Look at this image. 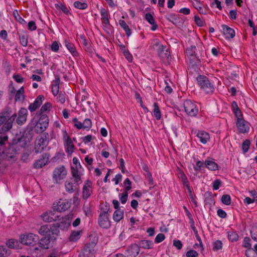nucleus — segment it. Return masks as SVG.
<instances>
[{"mask_svg": "<svg viewBox=\"0 0 257 257\" xmlns=\"http://www.w3.org/2000/svg\"><path fill=\"white\" fill-rule=\"evenodd\" d=\"M32 122L35 125V131L37 133L43 132L48 127L49 123L48 117L46 114H42L34 117Z\"/></svg>", "mask_w": 257, "mask_h": 257, "instance_id": "3", "label": "nucleus"}, {"mask_svg": "<svg viewBox=\"0 0 257 257\" xmlns=\"http://www.w3.org/2000/svg\"><path fill=\"white\" fill-rule=\"evenodd\" d=\"M64 45L71 54L74 57H79V53L77 51L75 45L68 40H64Z\"/></svg>", "mask_w": 257, "mask_h": 257, "instance_id": "22", "label": "nucleus"}, {"mask_svg": "<svg viewBox=\"0 0 257 257\" xmlns=\"http://www.w3.org/2000/svg\"><path fill=\"white\" fill-rule=\"evenodd\" d=\"M245 255L247 257H257V252H255L253 249H246L245 251Z\"/></svg>", "mask_w": 257, "mask_h": 257, "instance_id": "57", "label": "nucleus"}, {"mask_svg": "<svg viewBox=\"0 0 257 257\" xmlns=\"http://www.w3.org/2000/svg\"><path fill=\"white\" fill-rule=\"evenodd\" d=\"M145 19L147 21V22L152 25L151 29V30L154 31L156 30L158 28V25L156 23L155 19L152 15L150 13H147L145 14Z\"/></svg>", "mask_w": 257, "mask_h": 257, "instance_id": "28", "label": "nucleus"}, {"mask_svg": "<svg viewBox=\"0 0 257 257\" xmlns=\"http://www.w3.org/2000/svg\"><path fill=\"white\" fill-rule=\"evenodd\" d=\"M59 43L57 41H54L51 45V49L53 52H57L59 50Z\"/></svg>", "mask_w": 257, "mask_h": 257, "instance_id": "54", "label": "nucleus"}, {"mask_svg": "<svg viewBox=\"0 0 257 257\" xmlns=\"http://www.w3.org/2000/svg\"><path fill=\"white\" fill-rule=\"evenodd\" d=\"M250 234L252 239L257 242V225L252 226L250 230Z\"/></svg>", "mask_w": 257, "mask_h": 257, "instance_id": "48", "label": "nucleus"}, {"mask_svg": "<svg viewBox=\"0 0 257 257\" xmlns=\"http://www.w3.org/2000/svg\"><path fill=\"white\" fill-rule=\"evenodd\" d=\"M16 118V114H12L9 110L0 113V127L2 131L6 132L12 128L13 123Z\"/></svg>", "mask_w": 257, "mask_h": 257, "instance_id": "1", "label": "nucleus"}, {"mask_svg": "<svg viewBox=\"0 0 257 257\" xmlns=\"http://www.w3.org/2000/svg\"><path fill=\"white\" fill-rule=\"evenodd\" d=\"M250 239L248 237H245L243 239V246L246 248L247 249H251V244L250 243Z\"/></svg>", "mask_w": 257, "mask_h": 257, "instance_id": "50", "label": "nucleus"}, {"mask_svg": "<svg viewBox=\"0 0 257 257\" xmlns=\"http://www.w3.org/2000/svg\"><path fill=\"white\" fill-rule=\"evenodd\" d=\"M92 127V121L89 118H86L82 122V130H89Z\"/></svg>", "mask_w": 257, "mask_h": 257, "instance_id": "42", "label": "nucleus"}, {"mask_svg": "<svg viewBox=\"0 0 257 257\" xmlns=\"http://www.w3.org/2000/svg\"><path fill=\"white\" fill-rule=\"evenodd\" d=\"M223 244L221 240H216L212 242V250L214 251H217L222 249Z\"/></svg>", "mask_w": 257, "mask_h": 257, "instance_id": "40", "label": "nucleus"}, {"mask_svg": "<svg viewBox=\"0 0 257 257\" xmlns=\"http://www.w3.org/2000/svg\"><path fill=\"white\" fill-rule=\"evenodd\" d=\"M59 222L57 223V226L61 228H67L70 225L69 217L68 216L62 217L58 218Z\"/></svg>", "mask_w": 257, "mask_h": 257, "instance_id": "24", "label": "nucleus"}, {"mask_svg": "<svg viewBox=\"0 0 257 257\" xmlns=\"http://www.w3.org/2000/svg\"><path fill=\"white\" fill-rule=\"evenodd\" d=\"M205 165V162L204 163L201 161H197L196 163L195 166L194 167V169L195 171H198L201 170V169L204 167Z\"/></svg>", "mask_w": 257, "mask_h": 257, "instance_id": "55", "label": "nucleus"}, {"mask_svg": "<svg viewBox=\"0 0 257 257\" xmlns=\"http://www.w3.org/2000/svg\"><path fill=\"white\" fill-rule=\"evenodd\" d=\"M81 183H77L74 179L70 178L65 182V188L66 192L69 193H72L77 189L78 187Z\"/></svg>", "mask_w": 257, "mask_h": 257, "instance_id": "14", "label": "nucleus"}, {"mask_svg": "<svg viewBox=\"0 0 257 257\" xmlns=\"http://www.w3.org/2000/svg\"><path fill=\"white\" fill-rule=\"evenodd\" d=\"M49 156L47 153H44L42 155L40 159L35 161L33 164L34 168L38 169H40L46 165L49 161Z\"/></svg>", "mask_w": 257, "mask_h": 257, "instance_id": "17", "label": "nucleus"}, {"mask_svg": "<svg viewBox=\"0 0 257 257\" xmlns=\"http://www.w3.org/2000/svg\"><path fill=\"white\" fill-rule=\"evenodd\" d=\"M48 144L47 136L43 135L38 137L36 141L35 152L36 153H40L46 148Z\"/></svg>", "mask_w": 257, "mask_h": 257, "instance_id": "10", "label": "nucleus"}, {"mask_svg": "<svg viewBox=\"0 0 257 257\" xmlns=\"http://www.w3.org/2000/svg\"><path fill=\"white\" fill-rule=\"evenodd\" d=\"M139 245L144 249H150L153 247V243L150 240H143L139 242Z\"/></svg>", "mask_w": 257, "mask_h": 257, "instance_id": "36", "label": "nucleus"}, {"mask_svg": "<svg viewBox=\"0 0 257 257\" xmlns=\"http://www.w3.org/2000/svg\"><path fill=\"white\" fill-rule=\"evenodd\" d=\"M153 48L154 49L157 50L160 47H162V44L161 43L160 41L157 39H154L153 41Z\"/></svg>", "mask_w": 257, "mask_h": 257, "instance_id": "61", "label": "nucleus"}, {"mask_svg": "<svg viewBox=\"0 0 257 257\" xmlns=\"http://www.w3.org/2000/svg\"><path fill=\"white\" fill-rule=\"evenodd\" d=\"M44 100V96L42 95H39L35 100L34 102L31 103L28 109L31 112L35 111L42 103Z\"/></svg>", "mask_w": 257, "mask_h": 257, "instance_id": "20", "label": "nucleus"}, {"mask_svg": "<svg viewBox=\"0 0 257 257\" xmlns=\"http://www.w3.org/2000/svg\"><path fill=\"white\" fill-rule=\"evenodd\" d=\"M28 110L25 108H21L18 112V117L16 120L19 125L23 124L27 120Z\"/></svg>", "mask_w": 257, "mask_h": 257, "instance_id": "19", "label": "nucleus"}, {"mask_svg": "<svg viewBox=\"0 0 257 257\" xmlns=\"http://www.w3.org/2000/svg\"><path fill=\"white\" fill-rule=\"evenodd\" d=\"M55 7L56 9H60L64 13L68 14L69 11L67 8L66 6L63 3H58L55 4Z\"/></svg>", "mask_w": 257, "mask_h": 257, "instance_id": "45", "label": "nucleus"}, {"mask_svg": "<svg viewBox=\"0 0 257 257\" xmlns=\"http://www.w3.org/2000/svg\"><path fill=\"white\" fill-rule=\"evenodd\" d=\"M11 253V251L4 245L0 246V256L7 257Z\"/></svg>", "mask_w": 257, "mask_h": 257, "instance_id": "39", "label": "nucleus"}, {"mask_svg": "<svg viewBox=\"0 0 257 257\" xmlns=\"http://www.w3.org/2000/svg\"><path fill=\"white\" fill-rule=\"evenodd\" d=\"M24 88L21 87L16 92L15 95L16 101H23L25 99Z\"/></svg>", "mask_w": 257, "mask_h": 257, "instance_id": "34", "label": "nucleus"}, {"mask_svg": "<svg viewBox=\"0 0 257 257\" xmlns=\"http://www.w3.org/2000/svg\"><path fill=\"white\" fill-rule=\"evenodd\" d=\"M8 137L6 136H0V146H3L5 142L8 141ZM11 156L9 157L6 154L4 151H2L0 150V164L4 161L9 160V158H12Z\"/></svg>", "mask_w": 257, "mask_h": 257, "instance_id": "18", "label": "nucleus"}, {"mask_svg": "<svg viewBox=\"0 0 257 257\" xmlns=\"http://www.w3.org/2000/svg\"><path fill=\"white\" fill-rule=\"evenodd\" d=\"M51 239H52L51 236H45L39 239V246L44 249L48 248Z\"/></svg>", "mask_w": 257, "mask_h": 257, "instance_id": "29", "label": "nucleus"}, {"mask_svg": "<svg viewBox=\"0 0 257 257\" xmlns=\"http://www.w3.org/2000/svg\"><path fill=\"white\" fill-rule=\"evenodd\" d=\"M228 238L231 241H236L238 239V235L235 232H229L228 233Z\"/></svg>", "mask_w": 257, "mask_h": 257, "instance_id": "47", "label": "nucleus"}, {"mask_svg": "<svg viewBox=\"0 0 257 257\" xmlns=\"http://www.w3.org/2000/svg\"><path fill=\"white\" fill-rule=\"evenodd\" d=\"M60 80L59 78H56L52 82L51 88L53 94L56 96L59 92Z\"/></svg>", "mask_w": 257, "mask_h": 257, "instance_id": "30", "label": "nucleus"}, {"mask_svg": "<svg viewBox=\"0 0 257 257\" xmlns=\"http://www.w3.org/2000/svg\"><path fill=\"white\" fill-rule=\"evenodd\" d=\"M62 136L65 151L68 154L71 155L75 149L72 140L68 135L66 131H62Z\"/></svg>", "mask_w": 257, "mask_h": 257, "instance_id": "7", "label": "nucleus"}, {"mask_svg": "<svg viewBox=\"0 0 257 257\" xmlns=\"http://www.w3.org/2000/svg\"><path fill=\"white\" fill-rule=\"evenodd\" d=\"M165 238V235L163 233H159L155 238V242L160 243L163 241Z\"/></svg>", "mask_w": 257, "mask_h": 257, "instance_id": "60", "label": "nucleus"}, {"mask_svg": "<svg viewBox=\"0 0 257 257\" xmlns=\"http://www.w3.org/2000/svg\"><path fill=\"white\" fill-rule=\"evenodd\" d=\"M38 232L42 235H45L46 236H51V234L54 235L55 234L57 235V233H54L49 228V226L48 225L42 226L39 229Z\"/></svg>", "mask_w": 257, "mask_h": 257, "instance_id": "25", "label": "nucleus"}, {"mask_svg": "<svg viewBox=\"0 0 257 257\" xmlns=\"http://www.w3.org/2000/svg\"><path fill=\"white\" fill-rule=\"evenodd\" d=\"M153 115L156 118L157 120H160L162 117V113L161 110L158 106V104L157 102H155L153 104Z\"/></svg>", "mask_w": 257, "mask_h": 257, "instance_id": "32", "label": "nucleus"}, {"mask_svg": "<svg viewBox=\"0 0 257 257\" xmlns=\"http://www.w3.org/2000/svg\"><path fill=\"white\" fill-rule=\"evenodd\" d=\"M236 124L239 133H246L248 132L249 130V124L243 118L237 120Z\"/></svg>", "mask_w": 257, "mask_h": 257, "instance_id": "16", "label": "nucleus"}, {"mask_svg": "<svg viewBox=\"0 0 257 257\" xmlns=\"http://www.w3.org/2000/svg\"><path fill=\"white\" fill-rule=\"evenodd\" d=\"M234 115H235L237 120H239V119H242V113L240 110V109L239 108L235 109L233 111H232Z\"/></svg>", "mask_w": 257, "mask_h": 257, "instance_id": "59", "label": "nucleus"}, {"mask_svg": "<svg viewBox=\"0 0 257 257\" xmlns=\"http://www.w3.org/2000/svg\"><path fill=\"white\" fill-rule=\"evenodd\" d=\"M71 205V201L67 199H60L53 204L54 210L59 212L65 211L69 208Z\"/></svg>", "mask_w": 257, "mask_h": 257, "instance_id": "9", "label": "nucleus"}, {"mask_svg": "<svg viewBox=\"0 0 257 257\" xmlns=\"http://www.w3.org/2000/svg\"><path fill=\"white\" fill-rule=\"evenodd\" d=\"M223 34L226 39L233 38L235 36L234 30L225 25H222Z\"/></svg>", "mask_w": 257, "mask_h": 257, "instance_id": "21", "label": "nucleus"}, {"mask_svg": "<svg viewBox=\"0 0 257 257\" xmlns=\"http://www.w3.org/2000/svg\"><path fill=\"white\" fill-rule=\"evenodd\" d=\"M100 13L102 24H104L105 26L109 25V13L107 11H106L104 8H101L100 10Z\"/></svg>", "mask_w": 257, "mask_h": 257, "instance_id": "26", "label": "nucleus"}, {"mask_svg": "<svg viewBox=\"0 0 257 257\" xmlns=\"http://www.w3.org/2000/svg\"><path fill=\"white\" fill-rule=\"evenodd\" d=\"M52 107V105L50 102H46L42 105L40 110L39 111V113L37 114L38 115H41L42 114H46L48 113Z\"/></svg>", "mask_w": 257, "mask_h": 257, "instance_id": "31", "label": "nucleus"}, {"mask_svg": "<svg viewBox=\"0 0 257 257\" xmlns=\"http://www.w3.org/2000/svg\"><path fill=\"white\" fill-rule=\"evenodd\" d=\"M205 167L210 171H216L219 169V165L213 160L207 159L205 161Z\"/></svg>", "mask_w": 257, "mask_h": 257, "instance_id": "27", "label": "nucleus"}, {"mask_svg": "<svg viewBox=\"0 0 257 257\" xmlns=\"http://www.w3.org/2000/svg\"><path fill=\"white\" fill-rule=\"evenodd\" d=\"M72 121L73 122L74 126L78 130L82 129V122L79 121L76 117L72 119Z\"/></svg>", "mask_w": 257, "mask_h": 257, "instance_id": "52", "label": "nucleus"}, {"mask_svg": "<svg viewBox=\"0 0 257 257\" xmlns=\"http://www.w3.org/2000/svg\"><path fill=\"white\" fill-rule=\"evenodd\" d=\"M221 184V181L219 179H216L213 182V189L214 190H218Z\"/></svg>", "mask_w": 257, "mask_h": 257, "instance_id": "58", "label": "nucleus"}, {"mask_svg": "<svg viewBox=\"0 0 257 257\" xmlns=\"http://www.w3.org/2000/svg\"><path fill=\"white\" fill-rule=\"evenodd\" d=\"M120 26L125 31L126 35L129 37L132 34V31L129 28L128 25L125 23L124 20H120L118 22Z\"/></svg>", "mask_w": 257, "mask_h": 257, "instance_id": "37", "label": "nucleus"}, {"mask_svg": "<svg viewBox=\"0 0 257 257\" xmlns=\"http://www.w3.org/2000/svg\"><path fill=\"white\" fill-rule=\"evenodd\" d=\"M95 244L93 242L86 244L82 249L80 257H92L94 251Z\"/></svg>", "mask_w": 257, "mask_h": 257, "instance_id": "12", "label": "nucleus"}, {"mask_svg": "<svg viewBox=\"0 0 257 257\" xmlns=\"http://www.w3.org/2000/svg\"><path fill=\"white\" fill-rule=\"evenodd\" d=\"M184 109L186 114L190 116H196L198 108L196 103L190 100H186L183 104Z\"/></svg>", "mask_w": 257, "mask_h": 257, "instance_id": "8", "label": "nucleus"}, {"mask_svg": "<svg viewBox=\"0 0 257 257\" xmlns=\"http://www.w3.org/2000/svg\"><path fill=\"white\" fill-rule=\"evenodd\" d=\"M93 193V184L90 180H87L84 182L82 188V197L86 200L89 198Z\"/></svg>", "mask_w": 257, "mask_h": 257, "instance_id": "11", "label": "nucleus"}, {"mask_svg": "<svg viewBox=\"0 0 257 257\" xmlns=\"http://www.w3.org/2000/svg\"><path fill=\"white\" fill-rule=\"evenodd\" d=\"M67 175V171L63 165H60L55 168L53 172L52 178L56 184H61Z\"/></svg>", "mask_w": 257, "mask_h": 257, "instance_id": "4", "label": "nucleus"}, {"mask_svg": "<svg viewBox=\"0 0 257 257\" xmlns=\"http://www.w3.org/2000/svg\"><path fill=\"white\" fill-rule=\"evenodd\" d=\"M83 171L84 169L82 166L80 168L79 167H71V168L72 176L74 181L77 184L82 183L81 176L83 174Z\"/></svg>", "mask_w": 257, "mask_h": 257, "instance_id": "13", "label": "nucleus"}, {"mask_svg": "<svg viewBox=\"0 0 257 257\" xmlns=\"http://www.w3.org/2000/svg\"><path fill=\"white\" fill-rule=\"evenodd\" d=\"M196 79L200 89L205 93L211 94L214 92L215 90L214 85L206 76L199 75Z\"/></svg>", "mask_w": 257, "mask_h": 257, "instance_id": "2", "label": "nucleus"}, {"mask_svg": "<svg viewBox=\"0 0 257 257\" xmlns=\"http://www.w3.org/2000/svg\"><path fill=\"white\" fill-rule=\"evenodd\" d=\"M13 77L18 83H23L24 82V78L20 74L14 75Z\"/></svg>", "mask_w": 257, "mask_h": 257, "instance_id": "64", "label": "nucleus"}, {"mask_svg": "<svg viewBox=\"0 0 257 257\" xmlns=\"http://www.w3.org/2000/svg\"><path fill=\"white\" fill-rule=\"evenodd\" d=\"M250 144V141L248 140H246L243 142L242 144V150L244 153H246L248 151Z\"/></svg>", "mask_w": 257, "mask_h": 257, "instance_id": "51", "label": "nucleus"}, {"mask_svg": "<svg viewBox=\"0 0 257 257\" xmlns=\"http://www.w3.org/2000/svg\"><path fill=\"white\" fill-rule=\"evenodd\" d=\"M108 208L105 206V208H101V212L98 217V223L99 226L103 228H108L110 226V222L109 220L108 214Z\"/></svg>", "mask_w": 257, "mask_h": 257, "instance_id": "6", "label": "nucleus"}, {"mask_svg": "<svg viewBox=\"0 0 257 257\" xmlns=\"http://www.w3.org/2000/svg\"><path fill=\"white\" fill-rule=\"evenodd\" d=\"M28 28L30 31H34L36 30L37 26L34 21H30L28 23Z\"/></svg>", "mask_w": 257, "mask_h": 257, "instance_id": "63", "label": "nucleus"}, {"mask_svg": "<svg viewBox=\"0 0 257 257\" xmlns=\"http://www.w3.org/2000/svg\"><path fill=\"white\" fill-rule=\"evenodd\" d=\"M7 246L10 248L17 249L20 246L19 241L15 239H10L6 242Z\"/></svg>", "mask_w": 257, "mask_h": 257, "instance_id": "33", "label": "nucleus"}, {"mask_svg": "<svg viewBox=\"0 0 257 257\" xmlns=\"http://www.w3.org/2000/svg\"><path fill=\"white\" fill-rule=\"evenodd\" d=\"M198 255V253L194 249H190L186 253V257H197Z\"/></svg>", "mask_w": 257, "mask_h": 257, "instance_id": "53", "label": "nucleus"}, {"mask_svg": "<svg viewBox=\"0 0 257 257\" xmlns=\"http://www.w3.org/2000/svg\"><path fill=\"white\" fill-rule=\"evenodd\" d=\"M38 235L32 233H26L20 236V240L22 244L25 245L34 246L38 242Z\"/></svg>", "mask_w": 257, "mask_h": 257, "instance_id": "5", "label": "nucleus"}, {"mask_svg": "<svg viewBox=\"0 0 257 257\" xmlns=\"http://www.w3.org/2000/svg\"><path fill=\"white\" fill-rule=\"evenodd\" d=\"M60 216L56 214L53 211H48L41 215V218L43 221L47 222H51L57 221Z\"/></svg>", "mask_w": 257, "mask_h": 257, "instance_id": "15", "label": "nucleus"}, {"mask_svg": "<svg viewBox=\"0 0 257 257\" xmlns=\"http://www.w3.org/2000/svg\"><path fill=\"white\" fill-rule=\"evenodd\" d=\"M173 245L178 250H180L182 248V243L180 240H174Z\"/></svg>", "mask_w": 257, "mask_h": 257, "instance_id": "62", "label": "nucleus"}, {"mask_svg": "<svg viewBox=\"0 0 257 257\" xmlns=\"http://www.w3.org/2000/svg\"><path fill=\"white\" fill-rule=\"evenodd\" d=\"M157 50L158 51V53L159 55L161 57H164L163 53L165 51H166V52L164 53V55H165L164 57H168L169 56V54L168 53L167 49L166 48V46H164L163 45H162V47H160L159 48H158L157 49Z\"/></svg>", "mask_w": 257, "mask_h": 257, "instance_id": "43", "label": "nucleus"}, {"mask_svg": "<svg viewBox=\"0 0 257 257\" xmlns=\"http://www.w3.org/2000/svg\"><path fill=\"white\" fill-rule=\"evenodd\" d=\"M221 201L226 205H230L231 203V198L230 195L228 194L223 195L221 197Z\"/></svg>", "mask_w": 257, "mask_h": 257, "instance_id": "49", "label": "nucleus"}, {"mask_svg": "<svg viewBox=\"0 0 257 257\" xmlns=\"http://www.w3.org/2000/svg\"><path fill=\"white\" fill-rule=\"evenodd\" d=\"M74 6L75 8L80 10H85L87 8L88 5L85 2L76 1L74 3Z\"/></svg>", "mask_w": 257, "mask_h": 257, "instance_id": "44", "label": "nucleus"}, {"mask_svg": "<svg viewBox=\"0 0 257 257\" xmlns=\"http://www.w3.org/2000/svg\"><path fill=\"white\" fill-rule=\"evenodd\" d=\"M196 137L198 138L199 141L203 144H206L210 140L209 134L204 131H198L196 133Z\"/></svg>", "mask_w": 257, "mask_h": 257, "instance_id": "23", "label": "nucleus"}, {"mask_svg": "<svg viewBox=\"0 0 257 257\" xmlns=\"http://www.w3.org/2000/svg\"><path fill=\"white\" fill-rule=\"evenodd\" d=\"M19 38L21 44L24 47H26L28 45V39L27 34L25 33L21 34L19 35Z\"/></svg>", "mask_w": 257, "mask_h": 257, "instance_id": "41", "label": "nucleus"}, {"mask_svg": "<svg viewBox=\"0 0 257 257\" xmlns=\"http://www.w3.org/2000/svg\"><path fill=\"white\" fill-rule=\"evenodd\" d=\"M126 191H129L132 188V182L128 178H126L123 182Z\"/></svg>", "mask_w": 257, "mask_h": 257, "instance_id": "56", "label": "nucleus"}, {"mask_svg": "<svg viewBox=\"0 0 257 257\" xmlns=\"http://www.w3.org/2000/svg\"><path fill=\"white\" fill-rule=\"evenodd\" d=\"M13 16L15 17V19L19 22L21 24H25L26 23V22L25 20L23 19L20 15H19L18 11L15 10L13 12Z\"/></svg>", "mask_w": 257, "mask_h": 257, "instance_id": "46", "label": "nucleus"}, {"mask_svg": "<svg viewBox=\"0 0 257 257\" xmlns=\"http://www.w3.org/2000/svg\"><path fill=\"white\" fill-rule=\"evenodd\" d=\"M81 230L73 231L69 236V240L70 241H77L81 236Z\"/></svg>", "mask_w": 257, "mask_h": 257, "instance_id": "35", "label": "nucleus"}, {"mask_svg": "<svg viewBox=\"0 0 257 257\" xmlns=\"http://www.w3.org/2000/svg\"><path fill=\"white\" fill-rule=\"evenodd\" d=\"M123 217V211L120 209L116 210L113 213V219L116 222H119Z\"/></svg>", "mask_w": 257, "mask_h": 257, "instance_id": "38", "label": "nucleus"}]
</instances>
